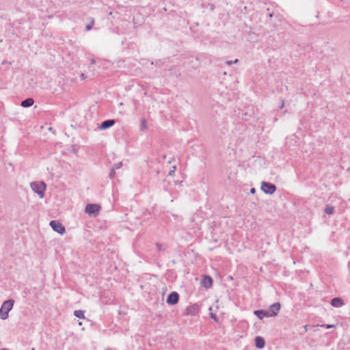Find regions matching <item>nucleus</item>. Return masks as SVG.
Listing matches in <instances>:
<instances>
[{"label": "nucleus", "mask_w": 350, "mask_h": 350, "mask_svg": "<svg viewBox=\"0 0 350 350\" xmlns=\"http://www.w3.org/2000/svg\"><path fill=\"white\" fill-rule=\"evenodd\" d=\"M14 304V300L9 299L5 301L0 308V319L5 320L8 318L9 312L12 310Z\"/></svg>", "instance_id": "f257e3e1"}, {"label": "nucleus", "mask_w": 350, "mask_h": 350, "mask_svg": "<svg viewBox=\"0 0 350 350\" xmlns=\"http://www.w3.org/2000/svg\"><path fill=\"white\" fill-rule=\"evenodd\" d=\"M30 187L34 193L38 194L40 198L44 197L46 185L44 181L32 182L30 183Z\"/></svg>", "instance_id": "f03ea898"}, {"label": "nucleus", "mask_w": 350, "mask_h": 350, "mask_svg": "<svg viewBox=\"0 0 350 350\" xmlns=\"http://www.w3.org/2000/svg\"><path fill=\"white\" fill-rule=\"evenodd\" d=\"M260 189L265 193L271 195L275 192L277 187L273 183L267 181H262L261 183Z\"/></svg>", "instance_id": "7ed1b4c3"}, {"label": "nucleus", "mask_w": 350, "mask_h": 350, "mask_svg": "<svg viewBox=\"0 0 350 350\" xmlns=\"http://www.w3.org/2000/svg\"><path fill=\"white\" fill-rule=\"evenodd\" d=\"M101 207L97 204H88L85 208V212L90 215L96 216L99 214Z\"/></svg>", "instance_id": "20e7f679"}, {"label": "nucleus", "mask_w": 350, "mask_h": 350, "mask_svg": "<svg viewBox=\"0 0 350 350\" xmlns=\"http://www.w3.org/2000/svg\"><path fill=\"white\" fill-rule=\"evenodd\" d=\"M49 225L55 232L59 234H64L66 232L65 227L57 220L51 221Z\"/></svg>", "instance_id": "39448f33"}, {"label": "nucleus", "mask_w": 350, "mask_h": 350, "mask_svg": "<svg viewBox=\"0 0 350 350\" xmlns=\"http://www.w3.org/2000/svg\"><path fill=\"white\" fill-rule=\"evenodd\" d=\"M178 300L179 294L176 291H173L168 295L166 302L169 305H175L178 302Z\"/></svg>", "instance_id": "423d86ee"}, {"label": "nucleus", "mask_w": 350, "mask_h": 350, "mask_svg": "<svg viewBox=\"0 0 350 350\" xmlns=\"http://www.w3.org/2000/svg\"><path fill=\"white\" fill-rule=\"evenodd\" d=\"M280 308H281V304L280 302H275V303H273V304H271L269 306V308L268 310V311L271 315V317H275L276 315H278V314L280 312Z\"/></svg>", "instance_id": "0eeeda50"}, {"label": "nucleus", "mask_w": 350, "mask_h": 350, "mask_svg": "<svg viewBox=\"0 0 350 350\" xmlns=\"http://www.w3.org/2000/svg\"><path fill=\"white\" fill-rule=\"evenodd\" d=\"M116 121V120L113 119H108L104 120L100 123V124L98 126V129L102 131L109 129L110 127L113 126L115 124Z\"/></svg>", "instance_id": "6e6552de"}, {"label": "nucleus", "mask_w": 350, "mask_h": 350, "mask_svg": "<svg viewBox=\"0 0 350 350\" xmlns=\"http://www.w3.org/2000/svg\"><path fill=\"white\" fill-rule=\"evenodd\" d=\"M213 278L208 275H204L201 281V285L205 288H209L213 286Z\"/></svg>", "instance_id": "1a4fd4ad"}, {"label": "nucleus", "mask_w": 350, "mask_h": 350, "mask_svg": "<svg viewBox=\"0 0 350 350\" xmlns=\"http://www.w3.org/2000/svg\"><path fill=\"white\" fill-rule=\"evenodd\" d=\"M254 314L260 319L262 320L265 317H271L268 310H256Z\"/></svg>", "instance_id": "9d476101"}, {"label": "nucleus", "mask_w": 350, "mask_h": 350, "mask_svg": "<svg viewBox=\"0 0 350 350\" xmlns=\"http://www.w3.org/2000/svg\"><path fill=\"white\" fill-rule=\"evenodd\" d=\"M199 311L198 306L195 304L187 307L185 310L186 314L188 315H196Z\"/></svg>", "instance_id": "9b49d317"}, {"label": "nucleus", "mask_w": 350, "mask_h": 350, "mask_svg": "<svg viewBox=\"0 0 350 350\" xmlns=\"http://www.w3.org/2000/svg\"><path fill=\"white\" fill-rule=\"evenodd\" d=\"M255 347L258 349H263L265 346V340L262 336H256L254 338Z\"/></svg>", "instance_id": "f8f14e48"}, {"label": "nucleus", "mask_w": 350, "mask_h": 350, "mask_svg": "<svg viewBox=\"0 0 350 350\" xmlns=\"http://www.w3.org/2000/svg\"><path fill=\"white\" fill-rule=\"evenodd\" d=\"M330 304L335 308H340L345 303L340 297H334L332 299Z\"/></svg>", "instance_id": "ddd939ff"}, {"label": "nucleus", "mask_w": 350, "mask_h": 350, "mask_svg": "<svg viewBox=\"0 0 350 350\" xmlns=\"http://www.w3.org/2000/svg\"><path fill=\"white\" fill-rule=\"evenodd\" d=\"M34 103V100L32 98H27L21 101V105L24 108L31 107Z\"/></svg>", "instance_id": "4468645a"}, {"label": "nucleus", "mask_w": 350, "mask_h": 350, "mask_svg": "<svg viewBox=\"0 0 350 350\" xmlns=\"http://www.w3.org/2000/svg\"><path fill=\"white\" fill-rule=\"evenodd\" d=\"M74 315L80 319H85V310H77L74 311Z\"/></svg>", "instance_id": "2eb2a0df"}, {"label": "nucleus", "mask_w": 350, "mask_h": 350, "mask_svg": "<svg viewBox=\"0 0 350 350\" xmlns=\"http://www.w3.org/2000/svg\"><path fill=\"white\" fill-rule=\"evenodd\" d=\"M201 6L202 8L208 9L211 12H213L215 10L214 5L208 2H203Z\"/></svg>", "instance_id": "dca6fc26"}, {"label": "nucleus", "mask_w": 350, "mask_h": 350, "mask_svg": "<svg viewBox=\"0 0 350 350\" xmlns=\"http://www.w3.org/2000/svg\"><path fill=\"white\" fill-rule=\"evenodd\" d=\"M334 212V207L333 206H331V205H326L325 208V213H327V215H332L333 214Z\"/></svg>", "instance_id": "f3484780"}, {"label": "nucleus", "mask_w": 350, "mask_h": 350, "mask_svg": "<svg viewBox=\"0 0 350 350\" xmlns=\"http://www.w3.org/2000/svg\"><path fill=\"white\" fill-rule=\"evenodd\" d=\"M157 249L159 252H164L167 249V245L165 244H162L160 243H156Z\"/></svg>", "instance_id": "a211bd4d"}, {"label": "nucleus", "mask_w": 350, "mask_h": 350, "mask_svg": "<svg viewBox=\"0 0 350 350\" xmlns=\"http://www.w3.org/2000/svg\"><path fill=\"white\" fill-rule=\"evenodd\" d=\"M139 129H140L141 131H145L147 129L146 120L145 118H142L141 119L140 128Z\"/></svg>", "instance_id": "6ab92c4d"}, {"label": "nucleus", "mask_w": 350, "mask_h": 350, "mask_svg": "<svg viewBox=\"0 0 350 350\" xmlns=\"http://www.w3.org/2000/svg\"><path fill=\"white\" fill-rule=\"evenodd\" d=\"M94 24V20L93 18H91V21H90V24H88L86 26H85V29L86 31H90L92 29L93 27V25Z\"/></svg>", "instance_id": "aec40b11"}, {"label": "nucleus", "mask_w": 350, "mask_h": 350, "mask_svg": "<svg viewBox=\"0 0 350 350\" xmlns=\"http://www.w3.org/2000/svg\"><path fill=\"white\" fill-rule=\"evenodd\" d=\"M115 170L114 168H112L109 172V176L111 179H113L114 178L115 176H116V172H115Z\"/></svg>", "instance_id": "412c9836"}, {"label": "nucleus", "mask_w": 350, "mask_h": 350, "mask_svg": "<svg viewBox=\"0 0 350 350\" xmlns=\"http://www.w3.org/2000/svg\"><path fill=\"white\" fill-rule=\"evenodd\" d=\"M210 317L214 320L215 322H217L218 321V318H217V316L216 315V314L215 313H213V312H210Z\"/></svg>", "instance_id": "4be33fe9"}, {"label": "nucleus", "mask_w": 350, "mask_h": 350, "mask_svg": "<svg viewBox=\"0 0 350 350\" xmlns=\"http://www.w3.org/2000/svg\"><path fill=\"white\" fill-rule=\"evenodd\" d=\"M122 166V163L119 162V163L114 164L113 168H114V170H118V169H120Z\"/></svg>", "instance_id": "5701e85b"}, {"label": "nucleus", "mask_w": 350, "mask_h": 350, "mask_svg": "<svg viewBox=\"0 0 350 350\" xmlns=\"http://www.w3.org/2000/svg\"><path fill=\"white\" fill-rule=\"evenodd\" d=\"M238 61H239V60H238V59H234V61H231V60H230V61H226V64L227 65H228V66H231L233 63H237V62H238Z\"/></svg>", "instance_id": "b1692460"}, {"label": "nucleus", "mask_w": 350, "mask_h": 350, "mask_svg": "<svg viewBox=\"0 0 350 350\" xmlns=\"http://www.w3.org/2000/svg\"><path fill=\"white\" fill-rule=\"evenodd\" d=\"M267 16L269 17V18H272L273 16V12H270L269 10V8H267Z\"/></svg>", "instance_id": "393cba45"}, {"label": "nucleus", "mask_w": 350, "mask_h": 350, "mask_svg": "<svg viewBox=\"0 0 350 350\" xmlns=\"http://www.w3.org/2000/svg\"><path fill=\"white\" fill-rule=\"evenodd\" d=\"M321 326L323 327H325L327 328H331V327H333L334 325H330V324H327V325H322Z\"/></svg>", "instance_id": "a878e982"}, {"label": "nucleus", "mask_w": 350, "mask_h": 350, "mask_svg": "<svg viewBox=\"0 0 350 350\" xmlns=\"http://www.w3.org/2000/svg\"><path fill=\"white\" fill-rule=\"evenodd\" d=\"M284 107V100H282V103L280 106V109H282Z\"/></svg>", "instance_id": "bb28decb"}, {"label": "nucleus", "mask_w": 350, "mask_h": 350, "mask_svg": "<svg viewBox=\"0 0 350 350\" xmlns=\"http://www.w3.org/2000/svg\"><path fill=\"white\" fill-rule=\"evenodd\" d=\"M250 193H252V194L255 193H256V189L254 188V187L251 188L250 189Z\"/></svg>", "instance_id": "cd10ccee"}, {"label": "nucleus", "mask_w": 350, "mask_h": 350, "mask_svg": "<svg viewBox=\"0 0 350 350\" xmlns=\"http://www.w3.org/2000/svg\"><path fill=\"white\" fill-rule=\"evenodd\" d=\"M176 169V167L174 166V170H171L169 172V175L172 176L174 173V170Z\"/></svg>", "instance_id": "c85d7f7f"}, {"label": "nucleus", "mask_w": 350, "mask_h": 350, "mask_svg": "<svg viewBox=\"0 0 350 350\" xmlns=\"http://www.w3.org/2000/svg\"><path fill=\"white\" fill-rule=\"evenodd\" d=\"M161 62V60L156 61L155 65L160 66H161L160 65Z\"/></svg>", "instance_id": "c756f323"}, {"label": "nucleus", "mask_w": 350, "mask_h": 350, "mask_svg": "<svg viewBox=\"0 0 350 350\" xmlns=\"http://www.w3.org/2000/svg\"><path fill=\"white\" fill-rule=\"evenodd\" d=\"M308 326H309L308 325H304V328L305 332H307V331H308Z\"/></svg>", "instance_id": "7c9ffc66"}, {"label": "nucleus", "mask_w": 350, "mask_h": 350, "mask_svg": "<svg viewBox=\"0 0 350 350\" xmlns=\"http://www.w3.org/2000/svg\"><path fill=\"white\" fill-rule=\"evenodd\" d=\"M91 63L92 64H94L95 63V59H91Z\"/></svg>", "instance_id": "2f4dec72"}, {"label": "nucleus", "mask_w": 350, "mask_h": 350, "mask_svg": "<svg viewBox=\"0 0 350 350\" xmlns=\"http://www.w3.org/2000/svg\"><path fill=\"white\" fill-rule=\"evenodd\" d=\"M81 77L82 79H85V75L82 73V74H81Z\"/></svg>", "instance_id": "473e14b6"}, {"label": "nucleus", "mask_w": 350, "mask_h": 350, "mask_svg": "<svg viewBox=\"0 0 350 350\" xmlns=\"http://www.w3.org/2000/svg\"><path fill=\"white\" fill-rule=\"evenodd\" d=\"M0 350H9V349H7V348H2V349H1Z\"/></svg>", "instance_id": "72a5a7b5"}, {"label": "nucleus", "mask_w": 350, "mask_h": 350, "mask_svg": "<svg viewBox=\"0 0 350 350\" xmlns=\"http://www.w3.org/2000/svg\"><path fill=\"white\" fill-rule=\"evenodd\" d=\"M78 324H79V325H82V322L79 321V322L78 323Z\"/></svg>", "instance_id": "f704fd0d"}]
</instances>
